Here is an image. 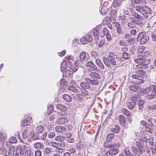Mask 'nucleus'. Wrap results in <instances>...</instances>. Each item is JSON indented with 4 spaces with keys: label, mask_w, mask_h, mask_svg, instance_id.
<instances>
[{
    "label": "nucleus",
    "mask_w": 156,
    "mask_h": 156,
    "mask_svg": "<svg viewBox=\"0 0 156 156\" xmlns=\"http://www.w3.org/2000/svg\"><path fill=\"white\" fill-rule=\"evenodd\" d=\"M131 55L130 54L126 52L122 53L123 58L125 59H129L130 58Z\"/></svg>",
    "instance_id": "obj_43"
},
{
    "label": "nucleus",
    "mask_w": 156,
    "mask_h": 156,
    "mask_svg": "<svg viewBox=\"0 0 156 156\" xmlns=\"http://www.w3.org/2000/svg\"><path fill=\"white\" fill-rule=\"evenodd\" d=\"M114 136L115 134L114 133H110L107 136L106 140L107 141H111Z\"/></svg>",
    "instance_id": "obj_40"
},
{
    "label": "nucleus",
    "mask_w": 156,
    "mask_h": 156,
    "mask_svg": "<svg viewBox=\"0 0 156 156\" xmlns=\"http://www.w3.org/2000/svg\"><path fill=\"white\" fill-rule=\"evenodd\" d=\"M73 62L74 61L66 62V65L69 68L71 67L73 65Z\"/></svg>",
    "instance_id": "obj_61"
},
{
    "label": "nucleus",
    "mask_w": 156,
    "mask_h": 156,
    "mask_svg": "<svg viewBox=\"0 0 156 156\" xmlns=\"http://www.w3.org/2000/svg\"><path fill=\"white\" fill-rule=\"evenodd\" d=\"M101 70L97 68L95 70L92 71L90 73L89 76H90L93 78L95 79H100L101 77V73L100 72Z\"/></svg>",
    "instance_id": "obj_3"
},
{
    "label": "nucleus",
    "mask_w": 156,
    "mask_h": 156,
    "mask_svg": "<svg viewBox=\"0 0 156 156\" xmlns=\"http://www.w3.org/2000/svg\"><path fill=\"white\" fill-rule=\"evenodd\" d=\"M135 2L137 4L145 5L146 4V2L145 0H134Z\"/></svg>",
    "instance_id": "obj_36"
},
{
    "label": "nucleus",
    "mask_w": 156,
    "mask_h": 156,
    "mask_svg": "<svg viewBox=\"0 0 156 156\" xmlns=\"http://www.w3.org/2000/svg\"><path fill=\"white\" fill-rule=\"evenodd\" d=\"M144 57L143 56V55H140L138 56L137 58L135 59V62L136 63H138L139 67H140L143 61L144 60Z\"/></svg>",
    "instance_id": "obj_16"
},
{
    "label": "nucleus",
    "mask_w": 156,
    "mask_h": 156,
    "mask_svg": "<svg viewBox=\"0 0 156 156\" xmlns=\"http://www.w3.org/2000/svg\"><path fill=\"white\" fill-rule=\"evenodd\" d=\"M15 151V148L14 146H11L10 147L9 150L8 151V154L9 156H13L14 154Z\"/></svg>",
    "instance_id": "obj_27"
},
{
    "label": "nucleus",
    "mask_w": 156,
    "mask_h": 156,
    "mask_svg": "<svg viewBox=\"0 0 156 156\" xmlns=\"http://www.w3.org/2000/svg\"><path fill=\"white\" fill-rule=\"evenodd\" d=\"M66 66H66V65H65V64H63V63L61 64V71L64 74H66V71H67V69Z\"/></svg>",
    "instance_id": "obj_39"
},
{
    "label": "nucleus",
    "mask_w": 156,
    "mask_h": 156,
    "mask_svg": "<svg viewBox=\"0 0 156 156\" xmlns=\"http://www.w3.org/2000/svg\"><path fill=\"white\" fill-rule=\"evenodd\" d=\"M83 61V60H81L80 58L79 59L78 58L76 59L75 63V65L76 66H80V67Z\"/></svg>",
    "instance_id": "obj_38"
},
{
    "label": "nucleus",
    "mask_w": 156,
    "mask_h": 156,
    "mask_svg": "<svg viewBox=\"0 0 156 156\" xmlns=\"http://www.w3.org/2000/svg\"><path fill=\"white\" fill-rule=\"evenodd\" d=\"M115 27L117 32L119 34H123V30L122 29V26L118 22L115 23Z\"/></svg>",
    "instance_id": "obj_15"
},
{
    "label": "nucleus",
    "mask_w": 156,
    "mask_h": 156,
    "mask_svg": "<svg viewBox=\"0 0 156 156\" xmlns=\"http://www.w3.org/2000/svg\"><path fill=\"white\" fill-rule=\"evenodd\" d=\"M65 151V150L62 148H60L59 147H56L55 149V151L56 152L59 153L61 154L64 152Z\"/></svg>",
    "instance_id": "obj_42"
},
{
    "label": "nucleus",
    "mask_w": 156,
    "mask_h": 156,
    "mask_svg": "<svg viewBox=\"0 0 156 156\" xmlns=\"http://www.w3.org/2000/svg\"><path fill=\"white\" fill-rule=\"evenodd\" d=\"M91 55L92 58L94 59L98 58V54L96 51H92L91 53Z\"/></svg>",
    "instance_id": "obj_46"
},
{
    "label": "nucleus",
    "mask_w": 156,
    "mask_h": 156,
    "mask_svg": "<svg viewBox=\"0 0 156 156\" xmlns=\"http://www.w3.org/2000/svg\"><path fill=\"white\" fill-rule=\"evenodd\" d=\"M127 20L130 21L131 22H133L135 23L138 26H141V23H140L138 22V21L136 20L135 16H132V15H129L127 17Z\"/></svg>",
    "instance_id": "obj_14"
},
{
    "label": "nucleus",
    "mask_w": 156,
    "mask_h": 156,
    "mask_svg": "<svg viewBox=\"0 0 156 156\" xmlns=\"http://www.w3.org/2000/svg\"><path fill=\"white\" fill-rule=\"evenodd\" d=\"M68 89L74 93H77L78 90L74 86H69L68 87Z\"/></svg>",
    "instance_id": "obj_33"
},
{
    "label": "nucleus",
    "mask_w": 156,
    "mask_h": 156,
    "mask_svg": "<svg viewBox=\"0 0 156 156\" xmlns=\"http://www.w3.org/2000/svg\"><path fill=\"white\" fill-rule=\"evenodd\" d=\"M119 122L122 126H124L126 122V119L125 117L122 115L118 117Z\"/></svg>",
    "instance_id": "obj_25"
},
{
    "label": "nucleus",
    "mask_w": 156,
    "mask_h": 156,
    "mask_svg": "<svg viewBox=\"0 0 156 156\" xmlns=\"http://www.w3.org/2000/svg\"><path fill=\"white\" fill-rule=\"evenodd\" d=\"M155 90L154 88L153 85H150L148 87L145 88L141 89L140 92L141 93L144 94H147L150 91H152Z\"/></svg>",
    "instance_id": "obj_12"
},
{
    "label": "nucleus",
    "mask_w": 156,
    "mask_h": 156,
    "mask_svg": "<svg viewBox=\"0 0 156 156\" xmlns=\"http://www.w3.org/2000/svg\"><path fill=\"white\" fill-rule=\"evenodd\" d=\"M150 59H146V58H144V60L143 61L140 67H139V68L141 69H146L147 66L150 63Z\"/></svg>",
    "instance_id": "obj_19"
},
{
    "label": "nucleus",
    "mask_w": 156,
    "mask_h": 156,
    "mask_svg": "<svg viewBox=\"0 0 156 156\" xmlns=\"http://www.w3.org/2000/svg\"><path fill=\"white\" fill-rule=\"evenodd\" d=\"M51 151V149L49 148H45L44 149L43 152L44 154H48Z\"/></svg>",
    "instance_id": "obj_55"
},
{
    "label": "nucleus",
    "mask_w": 156,
    "mask_h": 156,
    "mask_svg": "<svg viewBox=\"0 0 156 156\" xmlns=\"http://www.w3.org/2000/svg\"><path fill=\"white\" fill-rule=\"evenodd\" d=\"M119 130V126L118 125L115 126L114 128H113L111 129V131L112 132H114L115 133H118Z\"/></svg>",
    "instance_id": "obj_41"
},
{
    "label": "nucleus",
    "mask_w": 156,
    "mask_h": 156,
    "mask_svg": "<svg viewBox=\"0 0 156 156\" xmlns=\"http://www.w3.org/2000/svg\"><path fill=\"white\" fill-rule=\"evenodd\" d=\"M132 16H135L136 20L138 22L140 23H141V26H139V27H142L143 25V22L140 21L142 20H144L147 19L145 16V15L142 14L141 15H140L136 12H134L132 13Z\"/></svg>",
    "instance_id": "obj_4"
},
{
    "label": "nucleus",
    "mask_w": 156,
    "mask_h": 156,
    "mask_svg": "<svg viewBox=\"0 0 156 156\" xmlns=\"http://www.w3.org/2000/svg\"><path fill=\"white\" fill-rule=\"evenodd\" d=\"M30 134L31 135V136L32 135H33V139L34 140H37L39 138V136L37 135V133H35V135H34V132L33 131L31 132V133Z\"/></svg>",
    "instance_id": "obj_50"
},
{
    "label": "nucleus",
    "mask_w": 156,
    "mask_h": 156,
    "mask_svg": "<svg viewBox=\"0 0 156 156\" xmlns=\"http://www.w3.org/2000/svg\"><path fill=\"white\" fill-rule=\"evenodd\" d=\"M87 42H89L92 40V36L91 35H87L85 37Z\"/></svg>",
    "instance_id": "obj_63"
},
{
    "label": "nucleus",
    "mask_w": 156,
    "mask_h": 156,
    "mask_svg": "<svg viewBox=\"0 0 156 156\" xmlns=\"http://www.w3.org/2000/svg\"><path fill=\"white\" fill-rule=\"evenodd\" d=\"M145 48L144 46L140 47L137 50V52L138 53L142 52Z\"/></svg>",
    "instance_id": "obj_57"
},
{
    "label": "nucleus",
    "mask_w": 156,
    "mask_h": 156,
    "mask_svg": "<svg viewBox=\"0 0 156 156\" xmlns=\"http://www.w3.org/2000/svg\"><path fill=\"white\" fill-rule=\"evenodd\" d=\"M64 138L61 136H56L55 137V139L57 142H60V141L64 140Z\"/></svg>",
    "instance_id": "obj_60"
},
{
    "label": "nucleus",
    "mask_w": 156,
    "mask_h": 156,
    "mask_svg": "<svg viewBox=\"0 0 156 156\" xmlns=\"http://www.w3.org/2000/svg\"><path fill=\"white\" fill-rule=\"evenodd\" d=\"M122 0H115L114 2V7H116L121 3Z\"/></svg>",
    "instance_id": "obj_58"
},
{
    "label": "nucleus",
    "mask_w": 156,
    "mask_h": 156,
    "mask_svg": "<svg viewBox=\"0 0 156 156\" xmlns=\"http://www.w3.org/2000/svg\"><path fill=\"white\" fill-rule=\"evenodd\" d=\"M56 107L58 109L63 112L66 111L67 109L66 107L61 104H58Z\"/></svg>",
    "instance_id": "obj_28"
},
{
    "label": "nucleus",
    "mask_w": 156,
    "mask_h": 156,
    "mask_svg": "<svg viewBox=\"0 0 156 156\" xmlns=\"http://www.w3.org/2000/svg\"><path fill=\"white\" fill-rule=\"evenodd\" d=\"M64 60L66 62L74 61L73 58V56L71 55H69L68 56L65 57Z\"/></svg>",
    "instance_id": "obj_44"
},
{
    "label": "nucleus",
    "mask_w": 156,
    "mask_h": 156,
    "mask_svg": "<svg viewBox=\"0 0 156 156\" xmlns=\"http://www.w3.org/2000/svg\"><path fill=\"white\" fill-rule=\"evenodd\" d=\"M103 32L104 34V35H105L106 36L107 35L109 34V33L108 30V29L106 28H104L103 29Z\"/></svg>",
    "instance_id": "obj_59"
},
{
    "label": "nucleus",
    "mask_w": 156,
    "mask_h": 156,
    "mask_svg": "<svg viewBox=\"0 0 156 156\" xmlns=\"http://www.w3.org/2000/svg\"><path fill=\"white\" fill-rule=\"evenodd\" d=\"M30 131L28 129L25 130L23 132L22 137L23 139H25L27 137Z\"/></svg>",
    "instance_id": "obj_31"
},
{
    "label": "nucleus",
    "mask_w": 156,
    "mask_h": 156,
    "mask_svg": "<svg viewBox=\"0 0 156 156\" xmlns=\"http://www.w3.org/2000/svg\"><path fill=\"white\" fill-rule=\"evenodd\" d=\"M135 47L134 46H133L130 47L129 50V54L131 55H133L134 54V52L135 51Z\"/></svg>",
    "instance_id": "obj_45"
},
{
    "label": "nucleus",
    "mask_w": 156,
    "mask_h": 156,
    "mask_svg": "<svg viewBox=\"0 0 156 156\" xmlns=\"http://www.w3.org/2000/svg\"><path fill=\"white\" fill-rule=\"evenodd\" d=\"M123 38L126 41H129L131 38V36L129 34H126L123 37Z\"/></svg>",
    "instance_id": "obj_56"
},
{
    "label": "nucleus",
    "mask_w": 156,
    "mask_h": 156,
    "mask_svg": "<svg viewBox=\"0 0 156 156\" xmlns=\"http://www.w3.org/2000/svg\"><path fill=\"white\" fill-rule=\"evenodd\" d=\"M129 89L131 91L136 92L138 91L140 89V87L138 86L134 85L130 86L129 87Z\"/></svg>",
    "instance_id": "obj_29"
},
{
    "label": "nucleus",
    "mask_w": 156,
    "mask_h": 156,
    "mask_svg": "<svg viewBox=\"0 0 156 156\" xmlns=\"http://www.w3.org/2000/svg\"><path fill=\"white\" fill-rule=\"evenodd\" d=\"M31 154V151L30 150H27L26 152H23L22 155L23 156H30Z\"/></svg>",
    "instance_id": "obj_53"
},
{
    "label": "nucleus",
    "mask_w": 156,
    "mask_h": 156,
    "mask_svg": "<svg viewBox=\"0 0 156 156\" xmlns=\"http://www.w3.org/2000/svg\"><path fill=\"white\" fill-rule=\"evenodd\" d=\"M79 58L81 60L84 61L85 62L88 60L87 58L86 57V52L83 51L80 53Z\"/></svg>",
    "instance_id": "obj_23"
},
{
    "label": "nucleus",
    "mask_w": 156,
    "mask_h": 156,
    "mask_svg": "<svg viewBox=\"0 0 156 156\" xmlns=\"http://www.w3.org/2000/svg\"><path fill=\"white\" fill-rule=\"evenodd\" d=\"M85 66L87 67H89L91 71L95 70L98 68L97 66L94 64V62L90 61H87L85 63Z\"/></svg>",
    "instance_id": "obj_8"
},
{
    "label": "nucleus",
    "mask_w": 156,
    "mask_h": 156,
    "mask_svg": "<svg viewBox=\"0 0 156 156\" xmlns=\"http://www.w3.org/2000/svg\"><path fill=\"white\" fill-rule=\"evenodd\" d=\"M80 85L81 88H83L85 90L89 89L90 87V86L89 84V83L84 82H81Z\"/></svg>",
    "instance_id": "obj_18"
},
{
    "label": "nucleus",
    "mask_w": 156,
    "mask_h": 156,
    "mask_svg": "<svg viewBox=\"0 0 156 156\" xmlns=\"http://www.w3.org/2000/svg\"><path fill=\"white\" fill-rule=\"evenodd\" d=\"M34 148L37 149H42L44 147V144L40 142L35 143L34 144Z\"/></svg>",
    "instance_id": "obj_20"
},
{
    "label": "nucleus",
    "mask_w": 156,
    "mask_h": 156,
    "mask_svg": "<svg viewBox=\"0 0 156 156\" xmlns=\"http://www.w3.org/2000/svg\"><path fill=\"white\" fill-rule=\"evenodd\" d=\"M81 95L83 97L86 98H89L90 97L89 92L86 90L82 91Z\"/></svg>",
    "instance_id": "obj_32"
},
{
    "label": "nucleus",
    "mask_w": 156,
    "mask_h": 156,
    "mask_svg": "<svg viewBox=\"0 0 156 156\" xmlns=\"http://www.w3.org/2000/svg\"><path fill=\"white\" fill-rule=\"evenodd\" d=\"M24 117L25 119L21 123V125L23 126H29L31 122V120L32 119V117L29 115H26Z\"/></svg>",
    "instance_id": "obj_7"
},
{
    "label": "nucleus",
    "mask_w": 156,
    "mask_h": 156,
    "mask_svg": "<svg viewBox=\"0 0 156 156\" xmlns=\"http://www.w3.org/2000/svg\"><path fill=\"white\" fill-rule=\"evenodd\" d=\"M58 147H63L65 146V142L64 141V140H63L60 142H58Z\"/></svg>",
    "instance_id": "obj_47"
},
{
    "label": "nucleus",
    "mask_w": 156,
    "mask_h": 156,
    "mask_svg": "<svg viewBox=\"0 0 156 156\" xmlns=\"http://www.w3.org/2000/svg\"><path fill=\"white\" fill-rule=\"evenodd\" d=\"M136 144L138 148V149L140 152V153L141 154L142 153V147L141 144L139 142L137 141L136 142Z\"/></svg>",
    "instance_id": "obj_49"
},
{
    "label": "nucleus",
    "mask_w": 156,
    "mask_h": 156,
    "mask_svg": "<svg viewBox=\"0 0 156 156\" xmlns=\"http://www.w3.org/2000/svg\"><path fill=\"white\" fill-rule=\"evenodd\" d=\"M121 112L124 115L129 116L130 115V112L127 109L125 108H123L121 110Z\"/></svg>",
    "instance_id": "obj_37"
},
{
    "label": "nucleus",
    "mask_w": 156,
    "mask_h": 156,
    "mask_svg": "<svg viewBox=\"0 0 156 156\" xmlns=\"http://www.w3.org/2000/svg\"><path fill=\"white\" fill-rule=\"evenodd\" d=\"M59 115L58 112H56L55 114H52L50 116L49 120L51 121H53L55 119L58 117V115Z\"/></svg>",
    "instance_id": "obj_30"
},
{
    "label": "nucleus",
    "mask_w": 156,
    "mask_h": 156,
    "mask_svg": "<svg viewBox=\"0 0 156 156\" xmlns=\"http://www.w3.org/2000/svg\"><path fill=\"white\" fill-rule=\"evenodd\" d=\"M53 106L51 105L48 108L47 113L48 115H49L53 111Z\"/></svg>",
    "instance_id": "obj_51"
},
{
    "label": "nucleus",
    "mask_w": 156,
    "mask_h": 156,
    "mask_svg": "<svg viewBox=\"0 0 156 156\" xmlns=\"http://www.w3.org/2000/svg\"><path fill=\"white\" fill-rule=\"evenodd\" d=\"M55 129L57 132L61 133L65 132L66 130L65 128L60 126H57L55 128Z\"/></svg>",
    "instance_id": "obj_26"
},
{
    "label": "nucleus",
    "mask_w": 156,
    "mask_h": 156,
    "mask_svg": "<svg viewBox=\"0 0 156 156\" xmlns=\"http://www.w3.org/2000/svg\"><path fill=\"white\" fill-rule=\"evenodd\" d=\"M9 140L11 144L14 143L16 142V139L15 137H12L10 138Z\"/></svg>",
    "instance_id": "obj_62"
},
{
    "label": "nucleus",
    "mask_w": 156,
    "mask_h": 156,
    "mask_svg": "<svg viewBox=\"0 0 156 156\" xmlns=\"http://www.w3.org/2000/svg\"><path fill=\"white\" fill-rule=\"evenodd\" d=\"M110 141H107L106 142L105 144V147L106 148H113L116 147L118 146V143L116 142H114L112 141V142H110Z\"/></svg>",
    "instance_id": "obj_11"
},
{
    "label": "nucleus",
    "mask_w": 156,
    "mask_h": 156,
    "mask_svg": "<svg viewBox=\"0 0 156 156\" xmlns=\"http://www.w3.org/2000/svg\"><path fill=\"white\" fill-rule=\"evenodd\" d=\"M137 69L135 70V73L138 75V77L140 76L141 78H144L145 76V72L141 69V68H139V66L137 65Z\"/></svg>",
    "instance_id": "obj_9"
},
{
    "label": "nucleus",
    "mask_w": 156,
    "mask_h": 156,
    "mask_svg": "<svg viewBox=\"0 0 156 156\" xmlns=\"http://www.w3.org/2000/svg\"><path fill=\"white\" fill-rule=\"evenodd\" d=\"M27 148L24 145L22 147L21 146H18L16 151V153L18 155L19 154L22 155L23 154V152H25V149H26Z\"/></svg>",
    "instance_id": "obj_13"
},
{
    "label": "nucleus",
    "mask_w": 156,
    "mask_h": 156,
    "mask_svg": "<svg viewBox=\"0 0 156 156\" xmlns=\"http://www.w3.org/2000/svg\"><path fill=\"white\" fill-rule=\"evenodd\" d=\"M156 92L154 90L151 91L150 94L146 95V98L148 100L153 99L156 98Z\"/></svg>",
    "instance_id": "obj_21"
},
{
    "label": "nucleus",
    "mask_w": 156,
    "mask_h": 156,
    "mask_svg": "<svg viewBox=\"0 0 156 156\" xmlns=\"http://www.w3.org/2000/svg\"><path fill=\"white\" fill-rule=\"evenodd\" d=\"M119 152V149L117 148H115L111 149L109 151H107L106 154L107 156H113V155H115Z\"/></svg>",
    "instance_id": "obj_17"
},
{
    "label": "nucleus",
    "mask_w": 156,
    "mask_h": 156,
    "mask_svg": "<svg viewBox=\"0 0 156 156\" xmlns=\"http://www.w3.org/2000/svg\"><path fill=\"white\" fill-rule=\"evenodd\" d=\"M129 75L131 76V77L133 79H135L134 81V82L136 84H142L144 82V80L142 79L138 78L137 75L136 74H132L131 73Z\"/></svg>",
    "instance_id": "obj_10"
},
{
    "label": "nucleus",
    "mask_w": 156,
    "mask_h": 156,
    "mask_svg": "<svg viewBox=\"0 0 156 156\" xmlns=\"http://www.w3.org/2000/svg\"><path fill=\"white\" fill-rule=\"evenodd\" d=\"M137 39L140 40V44H144L147 42L149 39V37L146 35H144L142 33H140L138 35Z\"/></svg>",
    "instance_id": "obj_5"
},
{
    "label": "nucleus",
    "mask_w": 156,
    "mask_h": 156,
    "mask_svg": "<svg viewBox=\"0 0 156 156\" xmlns=\"http://www.w3.org/2000/svg\"><path fill=\"white\" fill-rule=\"evenodd\" d=\"M84 80L87 82L89 83L90 84L95 85L98 83V81L97 80H91L88 78H85Z\"/></svg>",
    "instance_id": "obj_22"
},
{
    "label": "nucleus",
    "mask_w": 156,
    "mask_h": 156,
    "mask_svg": "<svg viewBox=\"0 0 156 156\" xmlns=\"http://www.w3.org/2000/svg\"><path fill=\"white\" fill-rule=\"evenodd\" d=\"M135 8L137 12L142 14L144 16L145 15L146 19L147 18L148 15H150L151 13V9L146 6H142L140 5H137L135 7Z\"/></svg>",
    "instance_id": "obj_2"
},
{
    "label": "nucleus",
    "mask_w": 156,
    "mask_h": 156,
    "mask_svg": "<svg viewBox=\"0 0 156 156\" xmlns=\"http://www.w3.org/2000/svg\"><path fill=\"white\" fill-rule=\"evenodd\" d=\"M131 99L132 100V101L128 103L127 106L129 109L132 110L134 108L136 105V102L137 99L135 96H133L131 97Z\"/></svg>",
    "instance_id": "obj_6"
},
{
    "label": "nucleus",
    "mask_w": 156,
    "mask_h": 156,
    "mask_svg": "<svg viewBox=\"0 0 156 156\" xmlns=\"http://www.w3.org/2000/svg\"><path fill=\"white\" fill-rule=\"evenodd\" d=\"M127 46H121L120 48L123 53H126L128 50Z\"/></svg>",
    "instance_id": "obj_54"
},
{
    "label": "nucleus",
    "mask_w": 156,
    "mask_h": 156,
    "mask_svg": "<svg viewBox=\"0 0 156 156\" xmlns=\"http://www.w3.org/2000/svg\"><path fill=\"white\" fill-rule=\"evenodd\" d=\"M41 152L40 150H37L35 152V156H41Z\"/></svg>",
    "instance_id": "obj_64"
},
{
    "label": "nucleus",
    "mask_w": 156,
    "mask_h": 156,
    "mask_svg": "<svg viewBox=\"0 0 156 156\" xmlns=\"http://www.w3.org/2000/svg\"><path fill=\"white\" fill-rule=\"evenodd\" d=\"M68 122V120L67 119L64 117H61L57 120V123L60 125L64 124Z\"/></svg>",
    "instance_id": "obj_24"
},
{
    "label": "nucleus",
    "mask_w": 156,
    "mask_h": 156,
    "mask_svg": "<svg viewBox=\"0 0 156 156\" xmlns=\"http://www.w3.org/2000/svg\"><path fill=\"white\" fill-rule=\"evenodd\" d=\"M107 58L103 57V60L105 65L108 67L111 66H119L121 64L120 59L116 57V55L113 52H109Z\"/></svg>",
    "instance_id": "obj_1"
},
{
    "label": "nucleus",
    "mask_w": 156,
    "mask_h": 156,
    "mask_svg": "<svg viewBox=\"0 0 156 156\" xmlns=\"http://www.w3.org/2000/svg\"><path fill=\"white\" fill-rule=\"evenodd\" d=\"M107 11V9L105 6L102 7L101 10V13L103 15L105 14Z\"/></svg>",
    "instance_id": "obj_52"
},
{
    "label": "nucleus",
    "mask_w": 156,
    "mask_h": 156,
    "mask_svg": "<svg viewBox=\"0 0 156 156\" xmlns=\"http://www.w3.org/2000/svg\"><path fill=\"white\" fill-rule=\"evenodd\" d=\"M63 98L65 101L70 102L72 101V99L71 97L67 94H65L63 95Z\"/></svg>",
    "instance_id": "obj_34"
},
{
    "label": "nucleus",
    "mask_w": 156,
    "mask_h": 156,
    "mask_svg": "<svg viewBox=\"0 0 156 156\" xmlns=\"http://www.w3.org/2000/svg\"><path fill=\"white\" fill-rule=\"evenodd\" d=\"M43 130V128L42 126H38L36 129L35 133L37 134L41 133Z\"/></svg>",
    "instance_id": "obj_35"
},
{
    "label": "nucleus",
    "mask_w": 156,
    "mask_h": 156,
    "mask_svg": "<svg viewBox=\"0 0 156 156\" xmlns=\"http://www.w3.org/2000/svg\"><path fill=\"white\" fill-rule=\"evenodd\" d=\"M135 24L133 22H128L127 23V26L129 28H133L135 27Z\"/></svg>",
    "instance_id": "obj_48"
}]
</instances>
